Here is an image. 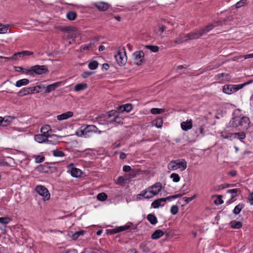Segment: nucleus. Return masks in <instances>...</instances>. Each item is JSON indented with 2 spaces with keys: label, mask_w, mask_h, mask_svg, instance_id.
<instances>
[{
  "label": "nucleus",
  "mask_w": 253,
  "mask_h": 253,
  "mask_svg": "<svg viewBox=\"0 0 253 253\" xmlns=\"http://www.w3.org/2000/svg\"><path fill=\"white\" fill-rule=\"evenodd\" d=\"M229 224L230 226L233 229H240L242 226V223L240 221H232L230 222Z\"/></svg>",
  "instance_id": "nucleus-24"
},
{
  "label": "nucleus",
  "mask_w": 253,
  "mask_h": 253,
  "mask_svg": "<svg viewBox=\"0 0 253 253\" xmlns=\"http://www.w3.org/2000/svg\"><path fill=\"white\" fill-rule=\"evenodd\" d=\"M167 201L166 198H159L155 200L151 204V206L155 209L158 208L161 206L162 202H166Z\"/></svg>",
  "instance_id": "nucleus-20"
},
{
  "label": "nucleus",
  "mask_w": 253,
  "mask_h": 253,
  "mask_svg": "<svg viewBox=\"0 0 253 253\" xmlns=\"http://www.w3.org/2000/svg\"><path fill=\"white\" fill-rule=\"evenodd\" d=\"M98 64V62L94 60L90 62L88 66L90 70H95L97 68Z\"/></svg>",
  "instance_id": "nucleus-46"
},
{
  "label": "nucleus",
  "mask_w": 253,
  "mask_h": 253,
  "mask_svg": "<svg viewBox=\"0 0 253 253\" xmlns=\"http://www.w3.org/2000/svg\"><path fill=\"white\" fill-rule=\"evenodd\" d=\"M33 54V52L28 50H24L21 52H18V54H19V57H22L26 56H31Z\"/></svg>",
  "instance_id": "nucleus-36"
},
{
  "label": "nucleus",
  "mask_w": 253,
  "mask_h": 253,
  "mask_svg": "<svg viewBox=\"0 0 253 253\" xmlns=\"http://www.w3.org/2000/svg\"><path fill=\"white\" fill-rule=\"evenodd\" d=\"M181 196V194H175L172 196H170L169 197H166V199L167 200H170L171 199H176L179 198Z\"/></svg>",
  "instance_id": "nucleus-62"
},
{
  "label": "nucleus",
  "mask_w": 253,
  "mask_h": 253,
  "mask_svg": "<svg viewBox=\"0 0 253 253\" xmlns=\"http://www.w3.org/2000/svg\"><path fill=\"white\" fill-rule=\"evenodd\" d=\"M235 138H237L240 140H242L246 138V134L244 132H236L233 133Z\"/></svg>",
  "instance_id": "nucleus-35"
},
{
  "label": "nucleus",
  "mask_w": 253,
  "mask_h": 253,
  "mask_svg": "<svg viewBox=\"0 0 253 253\" xmlns=\"http://www.w3.org/2000/svg\"><path fill=\"white\" fill-rule=\"evenodd\" d=\"M33 90L32 87H26L24 88L22 90H21L19 93L21 94V95H26L27 94L30 93H33Z\"/></svg>",
  "instance_id": "nucleus-33"
},
{
  "label": "nucleus",
  "mask_w": 253,
  "mask_h": 253,
  "mask_svg": "<svg viewBox=\"0 0 253 253\" xmlns=\"http://www.w3.org/2000/svg\"><path fill=\"white\" fill-rule=\"evenodd\" d=\"M189 40V39L187 34L184 35H180L175 40L174 42L176 44H180L183 42H186Z\"/></svg>",
  "instance_id": "nucleus-22"
},
{
  "label": "nucleus",
  "mask_w": 253,
  "mask_h": 253,
  "mask_svg": "<svg viewBox=\"0 0 253 253\" xmlns=\"http://www.w3.org/2000/svg\"><path fill=\"white\" fill-rule=\"evenodd\" d=\"M97 199L101 201H104L107 199V195L105 193H100L97 196Z\"/></svg>",
  "instance_id": "nucleus-47"
},
{
  "label": "nucleus",
  "mask_w": 253,
  "mask_h": 253,
  "mask_svg": "<svg viewBox=\"0 0 253 253\" xmlns=\"http://www.w3.org/2000/svg\"><path fill=\"white\" fill-rule=\"evenodd\" d=\"M18 56H19V54H18V52L15 53L12 55L11 57H3L0 56V58L1 59H5L8 60H17L18 59Z\"/></svg>",
  "instance_id": "nucleus-45"
},
{
  "label": "nucleus",
  "mask_w": 253,
  "mask_h": 253,
  "mask_svg": "<svg viewBox=\"0 0 253 253\" xmlns=\"http://www.w3.org/2000/svg\"><path fill=\"white\" fill-rule=\"evenodd\" d=\"M14 118L11 116L0 117V126H6L9 125L13 120Z\"/></svg>",
  "instance_id": "nucleus-13"
},
{
  "label": "nucleus",
  "mask_w": 253,
  "mask_h": 253,
  "mask_svg": "<svg viewBox=\"0 0 253 253\" xmlns=\"http://www.w3.org/2000/svg\"><path fill=\"white\" fill-rule=\"evenodd\" d=\"M214 204L217 205H221L223 203L221 196H218L217 198L214 201Z\"/></svg>",
  "instance_id": "nucleus-59"
},
{
  "label": "nucleus",
  "mask_w": 253,
  "mask_h": 253,
  "mask_svg": "<svg viewBox=\"0 0 253 253\" xmlns=\"http://www.w3.org/2000/svg\"><path fill=\"white\" fill-rule=\"evenodd\" d=\"M164 235V232L160 229H157L152 234L151 238L154 240H157Z\"/></svg>",
  "instance_id": "nucleus-21"
},
{
  "label": "nucleus",
  "mask_w": 253,
  "mask_h": 253,
  "mask_svg": "<svg viewBox=\"0 0 253 253\" xmlns=\"http://www.w3.org/2000/svg\"><path fill=\"white\" fill-rule=\"evenodd\" d=\"M73 116V113L71 111H68L63 113L61 115H58L57 118L58 120L61 121L67 119Z\"/></svg>",
  "instance_id": "nucleus-19"
},
{
  "label": "nucleus",
  "mask_w": 253,
  "mask_h": 253,
  "mask_svg": "<svg viewBox=\"0 0 253 253\" xmlns=\"http://www.w3.org/2000/svg\"><path fill=\"white\" fill-rule=\"evenodd\" d=\"M163 120L162 118H158L153 121V124L158 128H161L163 125Z\"/></svg>",
  "instance_id": "nucleus-37"
},
{
  "label": "nucleus",
  "mask_w": 253,
  "mask_h": 253,
  "mask_svg": "<svg viewBox=\"0 0 253 253\" xmlns=\"http://www.w3.org/2000/svg\"><path fill=\"white\" fill-rule=\"evenodd\" d=\"M244 207L245 205L243 203L238 204L234 208L233 211V213L235 214H238Z\"/></svg>",
  "instance_id": "nucleus-29"
},
{
  "label": "nucleus",
  "mask_w": 253,
  "mask_h": 253,
  "mask_svg": "<svg viewBox=\"0 0 253 253\" xmlns=\"http://www.w3.org/2000/svg\"><path fill=\"white\" fill-rule=\"evenodd\" d=\"M67 169L70 171L71 175L74 177H79L82 174V171L79 169L74 168V164L71 163L67 166Z\"/></svg>",
  "instance_id": "nucleus-11"
},
{
  "label": "nucleus",
  "mask_w": 253,
  "mask_h": 253,
  "mask_svg": "<svg viewBox=\"0 0 253 253\" xmlns=\"http://www.w3.org/2000/svg\"><path fill=\"white\" fill-rule=\"evenodd\" d=\"M127 178L126 176H119L116 180V183L120 185H123L126 182Z\"/></svg>",
  "instance_id": "nucleus-42"
},
{
  "label": "nucleus",
  "mask_w": 253,
  "mask_h": 253,
  "mask_svg": "<svg viewBox=\"0 0 253 253\" xmlns=\"http://www.w3.org/2000/svg\"><path fill=\"white\" fill-rule=\"evenodd\" d=\"M53 155L54 157H62L65 156V153L63 151L56 149L53 151Z\"/></svg>",
  "instance_id": "nucleus-38"
},
{
  "label": "nucleus",
  "mask_w": 253,
  "mask_h": 253,
  "mask_svg": "<svg viewBox=\"0 0 253 253\" xmlns=\"http://www.w3.org/2000/svg\"><path fill=\"white\" fill-rule=\"evenodd\" d=\"M151 113L152 114H159L164 112L163 109L153 108L151 109Z\"/></svg>",
  "instance_id": "nucleus-48"
},
{
  "label": "nucleus",
  "mask_w": 253,
  "mask_h": 253,
  "mask_svg": "<svg viewBox=\"0 0 253 253\" xmlns=\"http://www.w3.org/2000/svg\"><path fill=\"white\" fill-rule=\"evenodd\" d=\"M196 196L195 195L192 197H183V200H184L186 204H188L191 201H192L193 200H194L195 198H196Z\"/></svg>",
  "instance_id": "nucleus-57"
},
{
  "label": "nucleus",
  "mask_w": 253,
  "mask_h": 253,
  "mask_svg": "<svg viewBox=\"0 0 253 253\" xmlns=\"http://www.w3.org/2000/svg\"><path fill=\"white\" fill-rule=\"evenodd\" d=\"M140 248L144 253H148L150 252V249L146 245L141 244L140 246Z\"/></svg>",
  "instance_id": "nucleus-58"
},
{
  "label": "nucleus",
  "mask_w": 253,
  "mask_h": 253,
  "mask_svg": "<svg viewBox=\"0 0 253 253\" xmlns=\"http://www.w3.org/2000/svg\"><path fill=\"white\" fill-rule=\"evenodd\" d=\"M221 23L222 22L220 21H214L212 23L209 24L205 27L199 30H196L189 33L187 34L189 40L197 39L206 35L214 28L221 25Z\"/></svg>",
  "instance_id": "nucleus-1"
},
{
  "label": "nucleus",
  "mask_w": 253,
  "mask_h": 253,
  "mask_svg": "<svg viewBox=\"0 0 253 253\" xmlns=\"http://www.w3.org/2000/svg\"><path fill=\"white\" fill-rule=\"evenodd\" d=\"M29 83V80L27 79H23L17 81L16 82L15 85L18 87H21L23 85H25L28 84Z\"/></svg>",
  "instance_id": "nucleus-27"
},
{
  "label": "nucleus",
  "mask_w": 253,
  "mask_h": 253,
  "mask_svg": "<svg viewBox=\"0 0 253 253\" xmlns=\"http://www.w3.org/2000/svg\"><path fill=\"white\" fill-rule=\"evenodd\" d=\"M230 126L239 130H247L250 124V119L246 116H235L230 122Z\"/></svg>",
  "instance_id": "nucleus-2"
},
{
  "label": "nucleus",
  "mask_w": 253,
  "mask_h": 253,
  "mask_svg": "<svg viewBox=\"0 0 253 253\" xmlns=\"http://www.w3.org/2000/svg\"><path fill=\"white\" fill-rule=\"evenodd\" d=\"M95 45L93 43H89L88 44H85L82 45L81 48L84 50H92L95 47Z\"/></svg>",
  "instance_id": "nucleus-34"
},
{
  "label": "nucleus",
  "mask_w": 253,
  "mask_h": 253,
  "mask_svg": "<svg viewBox=\"0 0 253 253\" xmlns=\"http://www.w3.org/2000/svg\"><path fill=\"white\" fill-rule=\"evenodd\" d=\"M178 212V207L177 206L174 205L171 207L170 212L173 215L176 214Z\"/></svg>",
  "instance_id": "nucleus-51"
},
{
  "label": "nucleus",
  "mask_w": 253,
  "mask_h": 253,
  "mask_svg": "<svg viewBox=\"0 0 253 253\" xmlns=\"http://www.w3.org/2000/svg\"><path fill=\"white\" fill-rule=\"evenodd\" d=\"M80 35L79 31L76 28V31H72L69 34H68V39H75L78 37Z\"/></svg>",
  "instance_id": "nucleus-32"
},
{
  "label": "nucleus",
  "mask_w": 253,
  "mask_h": 253,
  "mask_svg": "<svg viewBox=\"0 0 253 253\" xmlns=\"http://www.w3.org/2000/svg\"><path fill=\"white\" fill-rule=\"evenodd\" d=\"M221 137L223 139H231L233 135V133H231L227 130H224L220 133Z\"/></svg>",
  "instance_id": "nucleus-31"
},
{
  "label": "nucleus",
  "mask_w": 253,
  "mask_h": 253,
  "mask_svg": "<svg viewBox=\"0 0 253 253\" xmlns=\"http://www.w3.org/2000/svg\"><path fill=\"white\" fill-rule=\"evenodd\" d=\"M145 48L150 50L153 52H157L159 51V47L157 45H146Z\"/></svg>",
  "instance_id": "nucleus-41"
},
{
  "label": "nucleus",
  "mask_w": 253,
  "mask_h": 253,
  "mask_svg": "<svg viewBox=\"0 0 253 253\" xmlns=\"http://www.w3.org/2000/svg\"><path fill=\"white\" fill-rule=\"evenodd\" d=\"M77 16V14L76 12L73 11H69L66 14V17L70 21L75 20Z\"/></svg>",
  "instance_id": "nucleus-26"
},
{
  "label": "nucleus",
  "mask_w": 253,
  "mask_h": 253,
  "mask_svg": "<svg viewBox=\"0 0 253 253\" xmlns=\"http://www.w3.org/2000/svg\"><path fill=\"white\" fill-rule=\"evenodd\" d=\"M147 219L152 225L156 224L158 222L157 218L153 214H148Z\"/></svg>",
  "instance_id": "nucleus-25"
},
{
  "label": "nucleus",
  "mask_w": 253,
  "mask_h": 253,
  "mask_svg": "<svg viewBox=\"0 0 253 253\" xmlns=\"http://www.w3.org/2000/svg\"><path fill=\"white\" fill-rule=\"evenodd\" d=\"M87 87V84L86 83H81L76 84L75 86L74 90L76 91H79L85 90Z\"/></svg>",
  "instance_id": "nucleus-23"
},
{
  "label": "nucleus",
  "mask_w": 253,
  "mask_h": 253,
  "mask_svg": "<svg viewBox=\"0 0 253 253\" xmlns=\"http://www.w3.org/2000/svg\"><path fill=\"white\" fill-rule=\"evenodd\" d=\"M44 157L42 155L36 156L35 157V161L37 163H42L44 160Z\"/></svg>",
  "instance_id": "nucleus-53"
},
{
  "label": "nucleus",
  "mask_w": 253,
  "mask_h": 253,
  "mask_svg": "<svg viewBox=\"0 0 253 253\" xmlns=\"http://www.w3.org/2000/svg\"><path fill=\"white\" fill-rule=\"evenodd\" d=\"M48 169V167L43 165H40L38 167H37L36 169L37 171L40 172H46L47 171V169Z\"/></svg>",
  "instance_id": "nucleus-43"
},
{
  "label": "nucleus",
  "mask_w": 253,
  "mask_h": 253,
  "mask_svg": "<svg viewBox=\"0 0 253 253\" xmlns=\"http://www.w3.org/2000/svg\"><path fill=\"white\" fill-rule=\"evenodd\" d=\"M247 0H240L237 2L235 4V7L237 8H239L244 6L246 3Z\"/></svg>",
  "instance_id": "nucleus-54"
},
{
  "label": "nucleus",
  "mask_w": 253,
  "mask_h": 253,
  "mask_svg": "<svg viewBox=\"0 0 253 253\" xmlns=\"http://www.w3.org/2000/svg\"><path fill=\"white\" fill-rule=\"evenodd\" d=\"M11 221V218L8 216L0 217V223L2 224H7Z\"/></svg>",
  "instance_id": "nucleus-44"
},
{
  "label": "nucleus",
  "mask_w": 253,
  "mask_h": 253,
  "mask_svg": "<svg viewBox=\"0 0 253 253\" xmlns=\"http://www.w3.org/2000/svg\"><path fill=\"white\" fill-rule=\"evenodd\" d=\"M32 90H33V93H34L35 91L36 92H39L40 91V90L42 88V86L40 85H37L34 87H32Z\"/></svg>",
  "instance_id": "nucleus-63"
},
{
  "label": "nucleus",
  "mask_w": 253,
  "mask_h": 253,
  "mask_svg": "<svg viewBox=\"0 0 253 253\" xmlns=\"http://www.w3.org/2000/svg\"><path fill=\"white\" fill-rule=\"evenodd\" d=\"M162 188V184L161 182H158L155 183L154 185L148 187V191L150 193L149 196H146L148 198H152L154 196L157 195L161 190Z\"/></svg>",
  "instance_id": "nucleus-8"
},
{
  "label": "nucleus",
  "mask_w": 253,
  "mask_h": 253,
  "mask_svg": "<svg viewBox=\"0 0 253 253\" xmlns=\"http://www.w3.org/2000/svg\"><path fill=\"white\" fill-rule=\"evenodd\" d=\"M95 6L100 11H106L109 8L108 3L102 1L97 2L94 4Z\"/></svg>",
  "instance_id": "nucleus-15"
},
{
  "label": "nucleus",
  "mask_w": 253,
  "mask_h": 253,
  "mask_svg": "<svg viewBox=\"0 0 253 253\" xmlns=\"http://www.w3.org/2000/svg\"><path fill=\"white\" fill-rule=\"evenodd\" d=\"M133 62L135 64L140 65L143 62L144 59V53L140 50L133 53Z\"/></svg>",
  "instance_id": "nucleus-10"
},
{
  "label": "nucleus",
  "mask_w": 253,
  "mask_h": 253,
  "mask_svg": "<svg viewBox=\"0 0 253 253\" xmlns=\"http://www.w3.org/2000/svg\"><path fill=\"white\" fill-rule=\"evenodd\" d=\"M35 191L43 198L44 201L48 200L50 198V193L47 189L42 185H37L35 188Z\"/></svg>",
  "instance_id": "nucleus-9"
},
{
  "label": "nucleus",
  "mask_w": 253,
  "mask_h": 253,
  "mask_svg": "<svg viewBox=\"0 0 253 253\" xmlns=\"http://www.w3.org/2000/svg\"><path fill=\"white\" fill-rule=\"evenodd\" d=\"M49 131H51V128H50V126H49V125H45L44 126L42 127L41 128V133H42L45 135H50L48 133V132Z\"/></svg>",
  "instance_id": "nucleus-30"
},
{
  "label": "nucleus",
  "mask_w": 253,
  "mask_h": 253,
  "mask_svg": "<svg viewBox=\"0 0 253 253\" xmlns=\"http://www.w3.org/2000/svg\"><path fill=\"white\" fill-rule=\"evenodd\" d=\"M139 196H142L143 197H144L145 199H148V198H146V196H150L149 192L148 191V187L146 189L144 190H143L140 194H139Z\"/></svg>",
  "instance_id": "nucleus-52"
},
{
  "label": "nucleus",
  "mask_w": 253,
  "mask_h": 253,
  "mask_svg": "<svg viewBox=\"0 0 253 253\" xmlns=\"http://www.w3.org/2000/svg\"><path fill=\"white\" fill-rule=\"evenodd\" d=\"M61 31L66 32L69 34L72 31H76V28L70 26H65L61 29Z\"/></svg>",
  "instance_id": "nucleus-40"
},
{
  "label": "nucleus",
  "mask_w": 253,
  "mask_h": 253,
  "mask_svg": "<svg viewBox=\"0 0 253 253\" xmlns=\"http://www.w3.org/2000/svg\"><path fill=\"white\" fill-rule=\"evenodd\" d=\"M119 119L118 112L114 110H111L107 114L102 115L98 119L99 124L108 125L109 124L114 123V120Z\"/></svg>",
  "instance_id": "nucleus-3"
},
{
  "label": "nucleus",
  "mask_w": 253,
  "mask_h": 253,
  "mask_svg": "<svg viewBox=\"0 0 253 253\" xmlns=\"http://www.w3.org/2000/svg\"><path fill=\"white\" fill-rule=\"evenodd\" d=\"M227 193L231 194V198L229 200V203H232L234 201V199L237 197L238 194L241 193V191L239 189H233L228 190Z\"/></svg>",
  "instance_id": "nucleus-16"
},
{
  "label": "nucleus",
  "mask_w": 253,
  "mask_h": 253,
  "mask_svg": "<svg viewBox=\"0 0 253 253\" xmlns=\"http://www.w3.org/2000/svg\"><path fill=\"white\" fill-rule=\"evenodd\" d=\"M15 71L17 72L22 71L23 73L28 74V70L23 68L21 67H15Z\"/></svg>",
  "instance_id": "nucleus-60"
},
{
  "label": "nucleus",
  "mask_w": 253,
  "mask_h": 253,
  "mask_svg": "<svg viewBox=\"0 0 253 253\" xmlns=\"http://www.w3.org/2000/svg\"><path fill=\"white\" fill-rule=\"evenodd\" d=\"M192 121L191 120H187L185 122H182L181 123V128L185 131H187L192 127Z\"/></svg>",
  "instance_id": "nucleus-17"
},
{
  "label": "nucleus",
  "mask_w": 253,
  "mask_h": 253,
  "mask_svg": "<svg viewBox=\"0 0 253 253\" xmlns=\"http://www.w3.org/2000/svg\"><path fill=\"white\" fill-rule=\"evenodd\" d=\"M56 137L57 135H49L47 137V139L46 140V142L48 144H51L52 145H56L58 143L57 140L53 138V137Z\"/></svg>",
  "instance_id": "nucleus-28"
},
{
  "label": "nucleus",
  "mask_w": 253,
  "mask_h": 253,
  "mask_svg": "<svg viewBox=\"0 0 253 253\" xmlns=\"http://www.w3.org/2000/svg\"><path fill=\"white\" fill-rule=\"evenodd\" d=\"M62 84L61 82H57L53 83V84L47 85L46 87L45 92V93H49L51 91L55 90L56 88L60 86Z\"/></svg>",
  "instance_id": "nucleus-14"
},
{
  "label": "nucleus",
  "mask_w": 253,
  "mask_h": 253,
  "mask_svg": "<svg viewBox=\"0 0 253 253\" xmlns=\"http://www.w3.org/2000/svg\"><path fill=\"white\" fill-rule=\"evenodd\" d=\"M98 132L101 133V131L98 130L97 127L94 125H88L83 130H82V133L83 135H86L89 132Z\"/></svg>",
  "instance_id": "nucleus-12"
},
{
  "label": "nucleus",
  "mask_w": 253,
  "mask_h": 253,
  "mask_svg": "<svg viewBox=\"0 0 253 253\" xmlns=\"http://www.w3.org/2000/svg\"><path fill=\"white\" fill-rule=\"evenodd\" d=\"M93 74V72H88V71L84 72L83 73L82 76L84 78H87L88 77L92 75Z\"/></svg>",
  "instance_id": "nucleus-61"
},
{
  "label": "nucleus",
  "mask_w": 253,
  "mask_h": 253,
  "mask_svg": "<svg viewBox=\"0 0 253 253\" xmlns=\"http://www.w3.org/2000/svg\"><path fill=\"white\" fill-rule=\"evenodd\" d=\"M170 177L172 179V181L174 182H178L180 180V177L177 173H173L171 174Z\"/></svg>",
  "instance_id": "nucleus-49"
},
{
  "label": "nucleus",
  "mask_w": 253,
  "mask_h": 253,
  "mask_svg": "<svg viewBox=\"0 0 253 253\" xmlns=\"http://www.w3.org/2000/svg\"><path fill=\"white\" fill-rule=\"evenodd\" d=\"M115 58L118 64L120 65H124L127 61L126 51L124 47L120 48L116 54L115 55Z\"/></svg>",
  "instance_id": "nucleus-7"
},
{
  "label": "nucleus",
  "mask_w": 253,
  "mask_h": 253,
  "mask_svg": "<svg viewBox=\"0 0 253 253\" xmlns=\"http://www.w3.org/2000/svg\"><path fill=\"white\" fill-rule=\"evenodd\" d=\"M131 168L129 166H124L123 167V169L125 172H128L130 171Z\"/></svg>",
  "instance_id": "nucleus-64"
},
{
  "label": "nucleus",
  "mask_w": 253,
  "mask_h": 253,
  "mask_svg": "<svg viewBox=\"0 0 253 253\" xmlns=\"http://www.w3.org/2000/svg\"><path fill=\"white\" fill-rule=\"evenodd\" d=\"M9 25H3V27L0 28V34L7 33L9 30Z\"/></svg>",
  "instance_id": "nucleus-50"
},
{
  "label": "nucleus",
  "mask_w": 253,
  "mask_h": 253,
  "mask_svg": "<svg viewBox=\"0 0 253 253\" xmlns=\"http://www.w3.org/2000/svg\"><path fill=\"white\" fill-rule=\"evenodd\" d=\"M27 71L29 75L33 76H34V74L40 75L48 72V69L46 66L38 65L31 67Z\"/></svg>",
  "instance_id": "nucleus-5"
},
{
  "label": "nucleus",
  "mask_w": 253,
  "mask_h": 253,
  "mask_svg": "<svg viewBox=\"0 0 253 253\" xmlns=\"http://www.w3.org/2000/svg\"><path fill=\"white\" fill-rule=\"evenodd\" d=\"M187 168V162L184 159L176 160L170 162L168 165V169L170 170L181 169V170H185Z\"/></svg>",
  "instance_id": "nucleus-4"
},
{
  "label": "nucleus",
  "mask_w": 253,
  "mask_h": 253,
  "mask_svg": "<svg viewBox=\"0 0 253 253\" xmlns=\"http://www.w3.org/2000/svg\"><path fill=\"white\" fill-rule=\"evenodd\" d=\"M130 228V226L128 225H125L124 226H122L118 227V230L119 232L124 231Z\"/></svg>",
  "instance_id": "nucleus-56"
},
{
  "label": "nucleus",
  "mask_w": 253,
  "mask_h": 253,
  "mask_svg": "<svg viewBox=\"0 0 253 253\" xmlns=\"http://www.w3.org/2000/svg\"><path fill=\"white\" fill-rule=\"evenodd\" d=\"M85 231L83 230L77 231L72 235V238L74 240H76L80 236L83 235Z\"/></svg>",
  "instance_id": "nucleus-39"
},
{
  "label": "nucleus",
  "mask_w": 253,
  "mask_h": 253,
  "mask_svg": "<svg viewBox=\"0 0 253 253\" xmlns=\"http://www.w3.org/2000/svg\"><path fill=\"white\" fill-rule=\"evenodd\" d=\"M48 135H45L42 133L36 134L35 135V140L38 143H42L46 142L47 139Z\"/></svg>",
  "instance_id": "nucleus-18"
},
{
  "label": "nucleus",
  "mask_w": 253,
  "mask_h": 253,
  "mask_svg": "<svg viewBox=\"0 0 253 253\" xmlns=\"http://www.w3.org/2000/svg\"><path fill=\"white\" fill-rule=\"evenodd\" d=\"M124 111L126 112H129L132 109V106L130 104H126L124 105L123 107Z\"/></svg>",
  "instance_id": "nucleus-55"
},
{
  "label": "nucleus",
  "mask_w": 253,
  "mask_h": 253,
  "mask_svg": "<svg viewBox=\"0 0 253 253\" xmlns=\"http://www.w3.org/2000/svg\"><path fill=\"white\" fill-rule=\"evenodd\" d=\"M250 83L247 82L242 84L232 85V84H226L223 87V92L225 93L230 94L234 93L240 89L242 88L244 86Z\"/></svg>",
  "instance_id": "nucleus-6"
}]
</instances>
